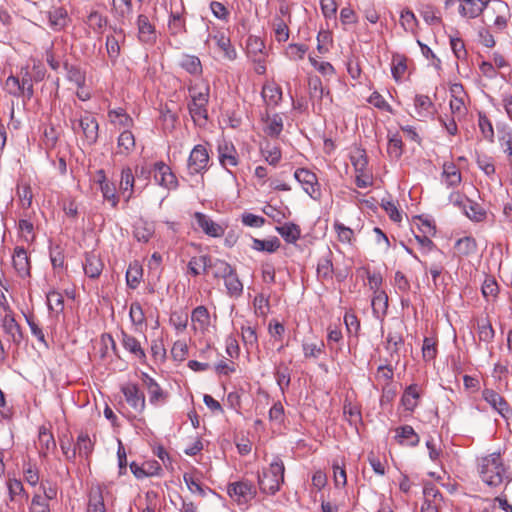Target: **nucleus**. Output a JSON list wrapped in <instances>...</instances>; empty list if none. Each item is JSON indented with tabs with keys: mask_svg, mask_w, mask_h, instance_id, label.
<instances>
[{
	"mask_svg": "<svg viewBox=\"0 0 512 512\" xmlns=\"http://www.w3.org/2000/svg\"><path fill=\"white\" fill-rule=\"evenodd\" d=\"M477 473L488 487L505 488L512 482V471L500 452H493L477 459Z\"/></svg>",
	"mask_w": 512,
	"mask_h": 512,
	"instance_id": "1",
	"label": "nucleus"
},
{
	"mask_svg": "<svg viewBox=\"0 0 512 512\" xmlns=\"http://www.w3.org/2000/svg\"><path fill=\"white\" fill-rule=\"evenodd\" d=\"M190 101L188 110L194 123L202 126L208 120V104L210 98V87L208 83L200 81L188 86Z\"/></svg>",
	"mask_w": 512,
	"mask_h": 512,
	"instance_id": "2",
	"label": "nucleus"
},
{
	"mask_svg": "<svg viewBox=\"0 0 512 512\" xmlns=\"http://www.w3.org/2000/svg\"><path fill=\"white\" fill-rule=\"evenodd\" d=\"M284 471L285 467L283 461L279 457L274 458L269 468L258 475L260 490L270 495H274L278 492L281 484L284 482Z\"/></svg>",
	"mask_w": 512,
	"mask_h": 512,
	"instance_id": "3",
	"label": "nucleus"
},
{
	"mask_svg": "<svg viewBox=\"0 0 512 512\" xmlns=\"http://www.w3.org/2000/svg\"><path fill=\"white\" fill-rule=\"evenodd\" d=\"M72 129L76 133H82L85 141L92 145L98 139L99 125L96 118L90 114L85 113L79 119L71 120Z\"/></svg>",
	"mask_w": 512,
	"mask_h": 512,
	"instance_id": "4",
	"label": "nucleus"
},
{
	"mask_svg": "<svg viewBox=\"0 0 512 512\" xmlns=\"http://www.w3.org/2000/svg\"><path fill=\"white\" fill-rule=\"evenodd\" d=\"M4 315L1 317V328L4 334L7 336L8 341L13 343L15 346H20L23 341V332L15 320L13 311L9 304L3 306Z\"/></svg>",
	"mask_w": 512,
	"mask_h": 512,
	"instance_id": "5",
	"label": "nucleus"
},
{
	"mask_svg": "<svg viewBox=\"0 0 512 512\" xmlns=\"http://www.w3.org/2000/svg\"><path fill=\"white\" fill-rule=\"evenodd\" d=\"M308 88L310 99L314 108L321 111L323 106H329L332 103V97L328 90L323 87L322 81L318 76H311L308 79Z\"/></svg>",
	"mask_w": 512,
	"mask_h": 512,
	"instance_id": "6",
	"label": "nucleus"
},
{
	"mask_svg": "<svg viewBox=\"0 0 512 512\" xmlns=\"http://www.w3.org/2000/svg\"><path fill=\"white\" fill-rule=\"evenodd\" d=\"M227 492L239 505L248 504L257 494L254 484L247 480L230 483Z\"/></svg>",
	"mask_w": 512,
	"mask_h": 512,
	"instance_id": "7",
	"label": "nucleus"
},
{
	"mask_svg": "<svg viewBox=\"0 0 512 512\" xmlns=\"http://www.w3.org/2000/svg\"><path fill=\"white\" fill-rule=\"evenodd\" d=\"M294 178L311 198L317 200L321 197L320 185L315 173L305 168H299L295 171Z\"/></svg>",
	"mask_w": 512,
	"mask_h": 512,
	"instance_id": "8",
	"label": "nucleus"
},
{
	"mask_svg": "<svg viewBox=\"0 0 512 512\" xmlns=\"http://www.w3.org/2000/svg\"><path fill=\"white\" fill-rule=\"evenodd\" d=\"M482 398L496 411L503 419L508 420L512 417V408L509 403L498 392L493 389L485 388L482 391Z\"/></svg>",
	"mask_w": 512,
	"mask_h": 512,
	"instance_id": "9",
	"label": "nucleus"
},
{
	"mask_svg": "<svg viewBox=\"0 0 512 512\" xmlns=\"http://www.w3.org/2000/svg\"><path fill=\"white\" fill-rule=\"evenodd\" d=\"M209 162V155L206 148L202 145H196L188 158L187 168L190 175L203 173Z\"/></svg>",
	"mask_w": 512,
	"mask_h": 512,
	"instance_id": "10",
	"label": "nucleus"
},
{
	"mask_svg": "<svg viewBox=\"0 0 512 512\" xmlns=\"http://www.w3.org/2000/svg\"><path fill=\"white\" fill-rule=\"evenodd\" d=\"M121 391L125 397L126 402L136 412L142 413L145 410L146 401L144 393L136 384L127 383L122 386Z\"/></svg>",
	"mask_w": 512,
	"mask_h": 512,
	"instance_id": "11",
	"label": "nucleus"
},
{
	"mask_svg": "<svg viewBox=\"0 0 512 512\" xmlns=\"http://www.w3.org/2000/svg\"><path fill=\"white\" fill-rule=\"evenodd\" d=\"M154 179L160 186L172 190L178 186V180L171 168L162 161L154 164Z\"/></svg>",
	"mask_w": 512,
	"mask_h": 512,
	"instance_id": "12",
	"label": "nucleus"
},
{
	"mask_svg": "<svg viewBox=\"0 0 512 512\" xmlns=\"http://www.w3.org/2000/svg\"><path fill=\"white\" fill-rule=\"evenodd\" d=\"M210 313L203 306H197L191 313V326L195 333L204 335L210 327Z\"/></svg>",
	"mask_w": 512,
	"mask_h": 512,
	"instance_id": "13",
	"label": "nucleus"
},
{
	"mask_svg": "<svg viewBox=\"0 0 512 512\" xmlns=\"http://www.w3.org/2000/svg\"><path fill=\"white\" fill-rule=\"evenodd\" d=\"M143 383L148 391L149 402L158 406L166 402L167 393L163 391L160 385L147 373L142 374Z\"/></svg>",
	"mask_w": 512,
	"mask_h": 512,
	"instance_id": "14",
	"label": "nucleus"
},
{
	"mask_svg": "<svg viewBox=\"0 0 512 512\" xmlns=\"http://www.w3.org/2000/svg\"><path fill=\"white\" fill-rule=\"evenodd\" d=\"M208 41H212L216 45L225 59L229 61L236 59L237 52L232 46L230 38L224 32L218 31L215 34L209 35Z\"/></svg>",
	"mask_w": 512,
	"mask_h": 512,
	"instance_id": "15",
	"label": "nucleus"
},
{
	"mask_svg": "<svg viewBox=\"0 0 512 512\" xmlns=\"http://www.w3.org/2000/svg\"><path fill=\"white\" fill-rule=\"evenodd\" d=\"M195 221L198 227L208 236L221 237L224 234V229L221 225L214 222L209 216L204 213L196 212L194 214Z\"/></svg>",
	"mask_w": 512,
	"mask_h": 512,
	"instance_id": "16",
	"label": "nucleus"
},
{
	"mask_svg": "<svg viewBox=\"0 0 512 512\" xmlns=\"http://www.w3.org/2000/svg\"><path fill=\"white\" fill-rule=\"evenodd\" d=\"M462 175L459 168L453 162H445L442 167V182L448 188H454L460 185Z\"/></svg>",
	"mask_w": 512,
	"mask_h": 512,
	"instance_id": "17",
	"label": "nucleus"
},
{
	"mask_svg": "<svg viewBox=\"0 0 512 512\" xmlns=\"http://www.w3.org/2000/svg\"><path fill=\"white\" fill-rule=\"evenodd\" d=\"M104 268L101 258L94 252L87 253L83 263L85 274L92 279L98 278Z\"/></svg>",
	"mask_w": 512,
	"mask_h": 512,
	"instance_id": "18",
	"label": "nucleus"
},
{
	"mask_svg": "<svg viewBox=\"0 0 512 512\" xmlns=\"http://www.w3.org/2000/svg\"><path fill=\"white\" fill-rule=\"evenodd\" d=\"M121 343L125 350H127L134 358L144 361L146 354L144 349L141 347L140 342L132 335L122 331L121 332Z\"/></svg>",
	"mask_w": 512,
	"mask_h": 512,
	"instance_id": "19",
	"label": "nucleus"
},
{
	"mask_svg": "<svg viewBox=\"0 0 512 512\" xmlns=\"http://www.w3.org/2000/svg\"><path fill=\"white\" fill-rule=\"evenodd\" d=\"M219 161L222 166H237L238 165V154L233 144L223 142L218 146Z\"/></svg>",
	"mask_w": 512,
	"mask_h": 512,
	"instance_id": "20",
	"label": "nucleus"
},
{
	"mask_svg": "<svg viewBox=\"0 0 512 512\" xmlns=\"http://www.w3.org/2000/svg\"><path fill=\"white\" fill-rule=\"evenodd\" d=\"M490 0H464L459 7V12L462 16L468 18L478 17Z\"/></svg>",
	"mask_w": 512,
	"mask_h": 512,
	"instance_id": "21",
	"label": "nucleus"
},
{
	"mask_svg": "<svg viewBox=\"0 0 512 512\" xmlns=\"http://www.w3.org/2000/svg\"><path fill=\"white\" fill-rule=\"evenodd\" d=\"M13 265L20 277L25 278L30 275V262L27 252L23 247L15 248Z\"/></svg>",
	"mask_w": 512,
	"mask_h": 512,
	"instance_id": "22",
	"label": "nucleus"
},
{
	"mask_svg": "<svg viewBox=\"0 0 512 512\" xmlns=\"http://www.w3.org/2000/svg\"><path fill=\"white\" fill-rule=\"evenodd\" d=\"M138 37L141 42L152 43L156 39L154 26L146 15H139L137 18Z\"/></svg>",
	"mask_w": 512,
	"mask_h": 512,
	"instance_id": "23",
	"label": "nucleus"
},
{
	"mask_svg": "<svg viewBox=\"0 0 512 512\" xmlns=\"http://www.w3.org/2000/svg\"><path fill=\"white\" fill-rule=\"evenodd\" d=\"M56 448V442L53 435L45 428L41 427L38 434L37 449L42 458H46L48 453Z\"/></svg>",
	"mask_w": 512,
	"mask_h": 512,
	"instance_id": "24",
	"label": "nucleus"
},
{
	"mask_svg": "<svg viewBox=\"0 0 512 512\" xmlns=\"http://www.w3.org/2000/svg\"><path fill=\"white\" fill-rule=\"evenodd\" d=\"M100 178L98 179L100 185V191L102 193L103 198L108 201L113 208L118 205L119 198L116 195V188L113 183L107 181L103 170L99 172Z\"/></svg>",
	"mask_w": 512,
	"mask_h": 512,
	"instance_id": "25",
	"label": "nucleus"
},
{
	"mask_svg": "<svg viewBox=\"0 0 512 512\" xmlns=\"http://www.w3.org/2000/svg\"><path fill=\"white\" fill-rule=\"evenodd\" d=\"M261 95L267 106L275 107L282 99V89L277 84L269 82L264 84Z\"/></svg>",
	"mask_w": 512,
	"mask_h": 512,
	"instance_id": "26",
	"label": "nucleus"
},
{
	"mask_svg": "<svg viewBox=\"0 0 512 512\" xmlns=\"http://www.w3.org/2000/svg\"><path fill=\"white\" fill-rule=\"evenodd\" d=\"M48 20L53 30L60 31L67 26L69 18L66 9L55 7L48 12Z\"/></svg>",
	"mask_w": 512,
	"mask_h": 512,
	"instance_id": "27",
	"label": "nucleus"
},
{
	"mask_svg": "<svg viewBox=\"0 0 512 512\" xmlns=\"http://www.w3.org/2000/svg\"><path fill=\"white\" fill-rule=\"evenodd\" d=\"M260 152L265 161L272 166H276L282 158L280 147L269 141H265L260 145Z\"/></svg>",
	"mask_w": 512,
	"mask_h": 512,
	"instance_id": "28",
	"label": "nucleus"
},
{
	"mask_svg": "<svg viewBox=\"0 0 512 512\" xmlns=\"http://www.w3.org/2000/svg\"><path fill=\"white\" fill-rule=\"evenodd\" d=\"M498 141L501 149L508 156V160L512 162V129L507 125L497 127Z\"/></svg>",
	"mask_w": 512,
	"mask_h": 512,
	"instance_id": "29",
	"label": "nucleus"
},
{
	"mask_svg": "<svg viewBox=\"0 0 512 512\" xmlns=\"http://www.w3.org/2000/svg\"><path fill=\"white\" fill-rule=\"evenodd\" d=\"M108 117L113 125L124 128V130H129L134 123L133 119L122 108L109 110Z\"/></svg>",
	"mask_w": 512,
	"mask_h": 512,
	"instance_id": "30",
	"label": "nucleus"
},
{
	"mask_svg": "<svg viewBox=\"0 0 512 512\" xmlns=\"http://www.w3.org/2000/svg\"><path fill=\"white\" fill-rule=\"evenodd\" d=\"M420 398V391L417 384L409 385L402 397L401 403L408 411H413L418 405V399Z\"/></svg>",
	"mask_w": 512,
	"mask_h": 512,
	"instance_id": "31",
	"label": "nucleus"
},
{
	"mask_svg": "<svg viewBox=\"0 0 512 512\" xmlns=\"http://www.w3.org/2000/svg\"><path fill=\"white\" fill-rule=\"evenodd\" d=\"M94 449V441L91 440L87 433H80L74 446L75 455L88 458Z\"/></svg>",
	"mask_w": 512,
	"mask_h": 512,
	"instance_id": "32",
	"label": "nucleus"
},
{
	"mask_svg": "<svg viewBox=\"0 0 512 512\" xmlns=\"http://www.w3.org/2000/svg\"><path fill=\"white\" fill-rule=\"evenodd\" d=\"M135 177L130 167L123 168L121 171L120 190L128 201L133 194Z\"/></svg>",
	"mask_w": 512,
	"mask_h": 512,
	"instance_id": "33",
	"label": "nucleus"
},
{
	"mask_svg": "<svg viewBox=\"0 0 512 512\" xmlns=\"http://www.w3.org/2000/svg\"><path fill=\"white\" fill-rule=\"evenodd\" d=\"M372 310L376 317H383L388 309V296L383 290H376L372 298Z\"/></svg>",
	"mask_w": 512,
	"mask_h": 512,
	"instance_id": "34",
	"label": "nucleus"
},
{
	"mask_svg": "<svg viewBox=\"0 0 512 512\" xmlns=\"http://www.w3.org/2000/svg\"><path fill=\"white\" fill-rule=\"evenodd\" d=\"M242 341L248 351L258 348V336L256 333V326L251 325L249 322L241 326Z\"/></svg>",
	"mask_w": 512,
	"mask_h": 512,
	"instance_id": "35",
	"label": "nucleus"
},
{
	"mask_svg": "<svg viewBox=\"0 0 512 512\" xmlns=\"http://www.w3.org/2000/svg\"><path fill=\"white\" fill-rule=\"evenodd\" d=\"M276 231L287 243H296L301 236V230L298 225L294 223H284L276 227Z\"/></svg>",
	"mask_w": 512,
	"mask_h": 512,
	"instance_id": "36",
	"label": "nucleus"
},
{
	"mask_svg": "<svg viewBox=\"0 0 512 512\" xmlns=\"http://www.w3.org/2000/svg\"><path fill=\"white\" fill-rule=\"evenodd\" d=\"M117 147L119 154L129 155L135 148V137L130 130H124L118 137Z\"/></svg>",
	"mask_w": 512,
	"mask_h": 512,
	"instance_id": "37",
	"label": "nucleus"
},
{
	"mask_svg": "<svg viewBox=\"0 0 512 512\" xmlns=\"http://www.w3.org/2000/svg\"><path fill=\"white\" fill-rule=\"evenodd\" d=\"M225 287L227 289V293L231 297H238L243 292V284L240 281V279L237 276V273L235 269L231 271L225 278H224Z\"/></svg>",
	"mask_w": 512,
	"mask_h": 512,
	"instance_id": "38",
	"label": "nucleus"
},
{
	"mask_svg": "<svg viewBox=\"0 0 512 512\" xmlns=\"http://www.w3.org/2000/svg\"><path fill=\"white\" fill-rule=\"evenodd\" d=\"M46 298L48 308L52 313H54L55 317H58L60 314L63 313L64 297L60 292L52 290L48 292Z\"/></svg>",
	"mask_w": 512,
	"mask_h": 512,
	"instance_id": "39",
	"label": "nucleus"
},
{
	"mask_svg": "<svg viewBox=\"0 0 512 512\" xmlns=\"http://www.w3.org/2000/svg\"><path fill=\"white\" fill-rule=\"evenodd\" d=\"M264 131L271 137H278L283 130V119L279 114L267 116Z\"/></svg>",
	"mask_w": 512,
	"mask_h": 512,
	"instance_id": "40",
	"label": "nucleus"
},
{
	"mask_svg": "<svg viewBox=\"0 0 512 512\" xmlns=\"http://www.w3.org/2000/svg\"><path fill=\"white\" fill-rule=\"evenodd\" d=\"M414 106L419 117H427L432 114L433 103L427 95H416Z\"/></svg>",
	"mask_w": 512,
	"mask_h": 512,
	"instance_id": "41",
	"label": "nucleus"
},
{
	"mask_svg": "<svg viewBox=\"0 0 512 512\" xmlns=\"http://www.w3.org/2000/svg\"><path fill=\"white\" fill-rule=\"evenodd\" d=\"M86 23L95 33L101 34L107 25V17L98 11H92L88 15Z\"/></svg>",
	"mask_w": 512,
	"mask_h": 512,
	"instance_id": "42",
	"label": "nucleus"
},
{
	"mask_svg": "<svg viewBox=\"0 0 512 512\" xmlns=\"http://www.w3.org/2000/svg\"><path fill=\"white\" fill-rule=\"evenodd\" d=\"M400 24L406 32L415 33L418 27V20L413 11L406 8L400 14Z\"/></svg>",
	"mask_w": 512,
	"mask_h": 512,
	"instance_id": "43",
	"label": "nucleus"
},
{
	"mask_svg": "<svg viewBox=\"0 0 512 512\" xmlns=\"http://www.w3.org/2000/svg\"><path fill=\"white\" fill-rule=\"evenodd\" d=\"M7 488L9 492V499L12 502L16 501L18 497L28 498L22 482L16 478L8 479Z\"/></svg>",
	"mask_w": 512,
	"mask_h": 512,
	"instance_id": "44",
	"label": "nucleus"
},
{
	"mask_svg": "<svg viewBox=\"0 0 512 512\" xmlns=\"http://www.w3.org/2000/svg\"><path fill=\"white\" fill-rule=\"evenodd\" d=\"M180 65L190 74L197 75L202 72L200 59L193 55H184L180 61Z\"/></svg>",
	"mask_w": 512,
	"mask_h": 512,
	"instance_id": "45",
	"label": "nucleus"
},
{
	"mask_svg": "<svg viewBox=\"0 0 512 512\" xmlns=\"http://www.w3.org/2000/svg\"><path fill=\"white\" fill-rule=\"evenodd\" d=\"M88 512H106L104 499L99 489L90 492Z\"/></svg>",
	"mask_w": 512,
	"mask_h": 512,
	"instance_id": "46",
	"label": "nucleus"
},
{
	"mask_svg": "<svg viewBox=\"0 0 512 512\" xmlns=\"http://www.w3.org/2000/svg\"><path fill=\"white\" fill-rule=\"evenodd\" d=\"M142 277V268L137 263H131L126 271V282L128 287L135 289Z\"/></svg>",
	"mask_w": 512,
	"mask_h": 512,
	"instance_id": "47",
	"label": "nucleus"
},
{
	"mask_svg": "<svg viewBox=\"0 0 512 512\" xmlns=\"http://www.w3.org/2000/svg\"><path fill=\"white\" fill-rule=\"evenodd\" d=\"M478 126L483 135V137L489 141L494 142V129L491 121L484 113H479L478 115Z\"/></svg>",
	"mask_w": 512,
	"mask_h": 512,
	"instance_id": "48",
	"label": "nucleus"
},
{
	"mask_svg": "<svg viewBox=\"0 0 512 512\" xmlns=\"http://www.w3.org/2000/svg\"><path fill=\"white\" fill-rule=\"evenodd\" d=\"M351 163L355 169V172L366 171L368 160L364 150L355 149L350 156Z\"/></svg>",
	"mask_w": 512,
	"mask_h": 512,
	"instance_id": "49",
	"label": "nucleus"
},
{
	"mask_svg": "<svg viewBox=\"0 0 512 512\" xmlns=\"http://www.w3.org/2000/svg\"><path fill=\"white\" fill-rule=\"evenodd\" d=\"M407 70L406 57L395 54L392 58L391 72L396 81H399Z\"/></svg>",
	"mask_w": 512,
	"mask_h": 512,
	"instance_id": "50",
	"label": "nucleus"
},
{
	"mask_svg": "<svg viewBox=\"0 0 512 512\" xmlns=\"http://www.w3.org/2000/svg\"><path fill=\"white\" fill-rule=\"evenodd\" d=\"M64 67L67 72L68 80L73 82L79 88L83 87L85 84V74L81 69L77 66L69 65L68 63H65Z\"/></svg>",
	"mask_w": 512,
	"mask_h": 512,
	"instance_id": "51",
	"label": "nucleus"
},
{
	"mask_svg": "<svg viewBox=\"0 0 512 512\" xmlns=\"http://www.w3.org/2000/svg\"><path fill=\"white\" fill-rule=\"evenodd\" d=\"M462 211L469 219L476 222L482 221L486 215L484 209L472 200H469L467 208H464Z\"/></svg>",
	"mask_w": 512,
	"mask_h": 512,
	"instance_id": "52",
	"label": "nucleus"
},
{
	"mask_svg": "<svg viewBox=\"0 0 512 512\" xmlns=\"http://www.w3.org/2000/svg\"><path fill=\"white\" fill-rule=\"evenodd\" d=\"M112 6L115 10L118 18L124 20L128 19L132 15V3L131 0H112Z\"/></svg>",
	"mask_w": 512,
	"mask_h": 512,
	"instance_id": "53",
	"label": "nucleus"
},
{
	"mask_svg": "<svg viewBox=\"0 0 512 512\" xmlns=\"http://www.w3.org/2000/svg\"><path fill=\"white\" fill-rule=\"evenodd\" d=\"M420 15L423 20L431 26L439 25L442 23V19L437 9L433 6L426 5L420 10Z\"/></svg>",
	"mask_w": 512,
	"mask_h": 512,
	"instance_id": "54",
	"label": "nucleus"
},
{
	"mask_svg": "<svg viewBox=\"0 0 512 512\" xmlns=\"http://www.w3.org/2000/svg\"><path fill=\"white\" fill-rule=\"evenodd\" d=\"M253 249L257 251L275 252L280 247L279 240L275 237L269 240L253 239Z\"/></svg>",
	"mask_w": 512,
	"mask_h": 512,
	"instance_id": "55",
	"label": "nucleus"
},
{
	"mask_svg": "<svg viewBox=\"0 0 512 512\" xmlns=\"http://www.w3.org/2000/svg\"><path fill=\"white\" fill-rule=\"evenodd\" d=\"M333 275V264L332 261L327 258H321L317 265V276L323 280L332 279Z\"/></svg>",
	"mask_w": 512,
	"mask_h": 512,
	"instance_id": "56",
	"label": "nucleus"
},
{
	"mask_svg": "<svg viewBox=\"0 0 512 512\" xmlns=\"http://www.w3.org/2000/svg\"><path fill=\"white\" fill-rule=\"evenodd\" d=\"M265 45L262 40L257 37H249L247 41V52L249 57H263V49Z\"/></svg>",
	"mask_w": 512,
	"mask_h": 512,
	"instance_id": "57",
	"label": "nucleus"
},
{
	"mask_svg": "<svg viewBox=\"0 0 512 512\" xmlns=\"http://www.w3.org/2000/svg\"><path fill=\"white\" fill-rule=\"evenodd\" d=\"M168 29L171 34L178 35L185 31V20L179 13H171Z\"/></svg>",
	"mask_w": 512,
	"mask_h": 512,
	"instance_id": "58",
	"label": "nucleus"
},
{
	"mask_svg": "<svg viewBox=\"0 0 512 512\" xmlns=\"http://www.w3.org/2000/svg\"><path fill=\"white\" fill-rule=\"evenodd\" d=\"M26 322L30 328L31 334L36 337V339L44 345L45 348H48V343L46 341L44 332L42 328L34 321V317L32 315H25Z\"/></svg>",
	"mask_w": 512,
	"mask_h": 512,
	"instance_id": "59",
	"label": "nucleus"
},
{
	"mask_svg": "<svg viewBox=\"0 0 512 512\" xmlns=\"http://www.w3.org/2000/svg\"><path fill=\"white\" fill-rule=\"evenodd\" d=\"M233 267L224 260L215 259L212 265V273L215 278L224 279L231 271Z\"/></svg>",
	"mask_w": 512,
	"mask_h": 512,
	"instance_id": "60",
	"label": "nucleus"
},
{
	"mask_svg": "<svg viewBox=\"0 0 512 512\" xmlns=\"http://www.w3.org/2000/svg\"><path fill=\"white\" fill-rule=\"evenodd\" d=\"M397 437L400 438L401 441H409V444L412 446H415L419 443V436L415 433L414 429L409 425L400 427L397 430Z\"/></svg>",
	"mask_w": 512,
	"mask_h": 512,
	"instance_id": "61",
	"label": "nucleus"
},
{
	"mask_svg": "<svg viewBox=\"0 0 512 512\" xmlns=\"http://www.w3.org/2000/svg\"><path fill=\"white\" fill-rule=\"evenodd\" d=\"M129 316L132 323L136 326L142 325L145 322V314L139 302H132L130 305Z\"/></svg>",
	"mask_w": 512,
	"mask_h": 512,
	"instance_id": "62",
	"label": "nucleus"
},
{
	"mask_svg": "<svg viewBox=\"0 0 512 512\" xmlns=\"http://www.w3.org/2000/svg\"><path fill=\"white\" fill-rule=\"evenodd\" d=\"M275 38L278 42H285L289 38V29L283 19L277 18L273 23Z\"/></svg>",
	"mask_w": 512,
	"mask_h": 512,
	"instance_id": "63",
	"label": "nucleus"
},
{
	"mask_svg": "<svg viewBox=\"0 0 512 512\" xmlns=\"http://www.w3.org/2000/svg\"><path fill=\"white\" fill-rule=\"evenodd\" d=\"M30 512H50L49 502L41 494H35L31 501Z\"/></svg>",
	"mask_w": 512,
	"mask_h": 512,
	"instance_id": "64",
	"label": "nucleus"
}]
</instances>
